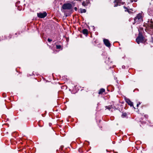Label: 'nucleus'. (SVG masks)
<instances>
[{
  "instance_id": "10",
  "label": "nucleus",
  "mask_w": 153,
  "mask_h": 153,
  "mask_svg": "<svg viewBox=\"0 0 153 153\" xmlns=\"http://www.w3.org/2000/svg\"><path fill=\"white\" fill-rule=\"evenodd\" d=\"M86 11L85 9H82L81 10V13H85Z\"/></svg>"
},
{
  "instance_id": "13",
  "label": "nucleus",
  "mask_w": 153,
  "mask_h": 153,
  "mask_svg": "<svg viewBox=\"0 0 153 153\" xmlns=\"http://www.w3.org/2000/svg\"><path fill=\"white\" fill-rule=\"evenodd\" d=\"M48 41L50 42H51V41H52V40L51 39H48Z\"/></svg>"
},
{
  "instance_id": "16",
  "label": "nucleus",
  "mask_w": 153,
  "mask_h": 153,
  "mask_svg": "<svg viewBox=\"0 0 153 153\" xmlns=\"http://www.w3.org/2000/svg\"><path fill=\"white\" fill-rule=\"evenodd\" d=\"M131 1H133L134 0H131Z\"/></svg>"
},
{
  "instance_id": "14",
  "label": "nucleus",
  "mask_w": 153,
  "mask_h": 153,
  "mask_svg": "<svg viewBox=\"0 0 153 153\" xmlns=\"http://www.w3.org/2000/svg\"><path fill=\"white\" fill-rule=\"evenodd\" d=\"M140 104V103H139V104H137V106H139V105Z\"/></svg>"
},
{
  "instance_id": "11",
  "label": "nucleus",
  "mask_w": 153,
  "mask_h": 153,
  "mask_svg": "<svg viewBox=\"0 0 153 153\" xmlns=\"http://www.w3.org/2000/svg\"><path fill=\"white\" fill-rule=\"evenodd\" d=\"M106 108L108 109L109 110H110V109L112 108V106H106Z\"/></svg>"
},
{
  "instance_id": "7",
  "label": "nucleus",
  "mask_w": 153,
  "mask_h": 153,
  "mask_svg": "<svg viewBox=\"0 0 153 153\" xmlns=\"http://www.w3.org/2000/svg\"><path fill=\"white\" fill-rule=\"evenodd\" d=\"M105 89L103 88L101 89L99 92V94H102L103 92H105Z\"/></svg>"
},
{
  "instance_id": "18",
  "label": "nucleus",
  "mask_w": 153,
  "mask_h": 153,
  "mask_svg": "<svg viewBox=\"0 0 153 153\" xmlns=\"http://www.w3.org/2000/svg\"><path fill=\"white\" fill-rule=\"evenodd\" d=\"M122 68H124V67H123V66L122 67Z\"/></svg>"
},
{
  "instance_id": "2",
  "label": "nucleus",
  "mask_w": 153,
  "mask_h": 153,
  "mask_svg": "<svg viewBox=\"0 0 153 153\" xmlns=\"http://www.w3.org/2000/svg\"><path fill=\"white\" fill-rule=\"evenodd\" d=\"M145 41L143 37L141 34H139L136 39V41L138 44H139L140 42H143Z\"/></svg>"
},
{
  "instance_id": "4",
  "label": "nucleus",
  "mask_w": 153,
  "mask_h": 153,
  "mask_svg": "<svg viewBox=\"0 0 153 153\" xmlns=\"http://www.w3.org/2000/svg\"><path fill=\"white\" fill-rule=\"evenodd\" d=\"M47 14L46 12H44L43 13H37V16L41 18H44L47 16Z\"/></svg>"
},
{
  "instance_id": "15",
  "label": "nucleus",
  "mask_w": 153,
  "mask_h": 153,
  "mask_svg": "<svg viewBox=\"0 0 153 153\" xmlns=\"http://www.w3.org/2000/svg\"><path fill=\"white\" fill-rule=\"evenodd\" d=\"M75 9L76 10V7L75 8Z\"/></svg>"
},
{
  "instance_id": "9",
  "label": "nucleus",
  "mask_w": 153,
  "mask_h": 153,
  "mask_svg": "<svg viewBox=\"0 0 153 153\" xmlns=\"http://www.w3.org/2000/svg\"><path fill=\"white\" fill-rule=\"evenodd\" d=\"M89 2V1H88L86 2H85V1L83 2L82 3V4L83 6H85L88 4V3Z\"/></svg>"
},
{
  "instance_id": "6",
  "label": "nucleus",
  "mask_w": 153,
  "mask_h": 153,
  "mask_svg": "<svg viewBox=\"0 0 153 153\" xmlns=\"http://www.w3.org/2000/svg\"><path fill=\"white\" fill-rule=\"evenodd\" d=\"M126 102L128 104V105L130 106H133V103L131 102L129 99H126Z\"/></svg>"
},
{
  "instance_id": "1",
  "label": "nucleus",
  "mask_w": 153,
  "mask_h": 153,
  "mask_svg": "<svg viewBox=\"0 0 153 153\" xmlns=\"http://www.w3.org/2000/svg\"><path fill=\"white\" fill-rule=\"evenodd\" d=\"M142 20L143 19L141 14L139 13L134 18V23L138 24L142 21Z\"/></svg>"
},
{
  "instance_id": "5",
  "label": "nucleus",
  "mask_w": 153,
  "mask_h": 153,
  "mask_svg": "<svg viewBox=\"0 0 153 153\" xmlns=\"http://www.w3.org/2000/svg\"><path fill=\"white\" fill-rule=\"evenodd\" d=\"M103 42L104 44L107 47H109L110 46V44L108 40L106 39H104Z\"/></svg>"
},
{
  "instance_id": "8",
  "label": "nucleus",
  "mask_w": 153,
  "mask_h": 153,
  "mask_svg": "<svg viewBox=\"0 0 153 153\" xmlns=\"http://www.w3.org/2000/svg\"><path fill=\"white\" fill-rule=\"evenodd\" d=\"M82 32L83 34H87L88 33V30L86 29H84L83 30Z\"/></svg>"
},
{
  "instance_id": "19",
  "label": "nucleus",
  "mask_w": 153,
  "mask_h": 153,
  "mask_svg": "<svg viewBox=\"0 0 153 153\" xmlns=\"http://www.w3.org/2000/svg\"><path fill=\"white\" fill-rule=\"evenodd\" d=\"M122 68H124V67H123V66L122 67Z\"/></svg>"
},
{
  "instance_id": "3",
  "label": "nucleus",
  "mask_w": 153,
  "mask_h": 153,
  "mask_svg": "<svg viewBox=\"0 0 153 153\" xmlns=\"http://www.w3.org/2000/svg\"><path fill=\"white\" fill-rule=\"evenodd\" d=\"M72 7L71 5L69 3L64 4L62 6V8L64 9H70Z\"/></svg>"
},
{
  "instance_id": "12",
  "label": "nucleus",
  "mask_w": 153,
  "mask_h": 153,
  "mask_svg": "<svg viewBox=\"0 0 153 153\" xmlns=\"http://www.w3.org/2000/svg\"><path fill=\"white\" fill-rule=\"evenodd\" d=\"M56 48L59 49L61 48V46L60 45H57L56 46Z\"/></svg>"
},
{
  "instance_id": "17",
  "label": "nucleus",
  "mask_w": 153,
  "mask_h": 153,
  "mask_svg": "<svg viewBox=\"0 0 153 153\" xmlns=\"http://www.w3.org/2000/svg\"><path fill=\"white\" fill-rule=\"evenodd\" d=\"M117 6V5H115L114 6V7H116V6Z\"/></svg>"
}]
</instances>
